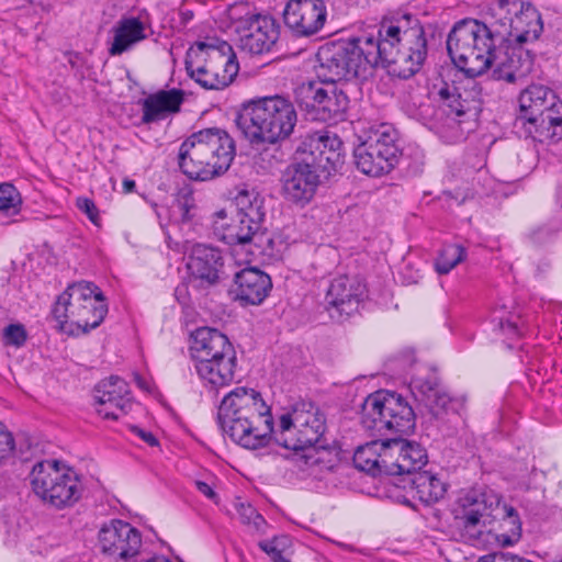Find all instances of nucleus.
<instances>
[{
	"label": "nucleus",
	"instance_id": "f257e3e1",
	"mask_svg": "<svg viewBox=\"0 0 562 562\" xmlns=\"http://www.w3.org/2000/svg\"><path fill=\"white\" fill-rule=\"evenodd\" d=\"M370 74L379 66L401 79H409L424 66L428 41L420 20L412 13L383 19L378 36L362 35L348 41Z\"/></svg>",
	"mask_w": 562,
	"mask_h": 562
},
{
	"label": "nucleus",
	"instance_id": "f03ea898",
	"mask_svg": "<svg viewBox=\"0 0 562 562\" xmlns=\"http://www.w3.org/2000/svg\"><path fill=\"white\" fill-rule=\"evenodd\" d=\"M316 58V80L302 82L294 91L295 100L313 121L338 123L346 120L349 108L347 93L338 81L352 78L366 79L369 70L349 42L322 46Z\"/></svg>",
	"mask_w": 562,
	"mask_h": 562
},
{
	"label": "nucleus",
	"instance_id": "7ed1b4c3",
	"mask_svg": "<svg viewBox=\"0 0 562 562\" xmlns=\"http://www.w3.org/2000/svg\"><path fill=\"white\" fill-rule=\"evenodd\" d=\"M451 515L452 525L464 541L481 540L485 530H499L496 540L502 547L513 546L521 537L517 510L485 488L473 487L461 492Z\"/></svg>",
	"mask_w": 562,
	"mask_h": 562
},
{
	"label": "nucleus",
	"instance_id": "20e7f679",
	"mask_svg": "<svg viewBox=\"0 0 562 562\" xmlns=\"http://www.w3.org/2000/svg\"><path fill=\"white\" fill-rule=\"evenodd\" d=\"M221 429L246 449L268 446L273 431L270 407L254 389L236 387L226 394L217 411Z\"/></svg>",
	"mask_w": 562,
	"mask_h": 562
},
{
	"label": "nucleus",
	"instance_id": "39448f33",
	"mask_svg": "<svg viewBox=\"0 0 562 562\" xmlns=\"http://www.w3.org/2000/svg\"><path fill=\"white\" fill-rule=\"evenodd\" d=\"M235 124L251 145L278 144L291 137L297 112L291 100L276 94L243 103Z\"/></svg>",
	"mask_w": 562,
	"mask_h": 562
},
{
	"label": "nucleus",
	"instance_id": "423d86ee",
	"mask_svg": "<svg viewBox=\"0 0 562 562\" xmlns=\"http://www.w3.org/2000/svg\"><path fill=\"white\" fill-rule=\"evenodd\" d=\"M236 155L235 142L218 127L200 130L188 136L179 147L178 166L195 181H209L224 175Z\"/></svg>",
	"mask_w": 562,
	"mask_h": 562
},
{
	"label": "nucleus",
	"instance_id": "0eeeda50",
	"mask_svg": "<svg viewBox=\"0 0 562 562\" xmlns=\"http://www.w3.org/2000/svg\"><path fill=\"white\" fill-rule=\"evenodd\" d=\"M504 44L502 33L475 19L457 22L447 37L452 63L470 78L485 74L498 60V48Z\"/></svg>",
	"mask_w": 562,
	"mask_h": 562
},
{
	"label": "nucleus",
	"instance_id": "6e6552de",
	"mask_svg": "<svg viewBox=\"0 0 562 562\" xmlns=\"http://www.w3.org/2000/svg\"><path fill=\"white\" fill-rule=\"evenodd\" d=\"M106 314L108 305L102 291L88 281L69 284L57 296L50 311L56 329L68 336L88 334L101 325Z\"/></svg>",
	"mask_w": 562,
	"mask_h": 562
},
{
	"label": "nucleus",
	"instance_id": "1a4fd4ad",
	"mask_svg": "<svg viewBox=\"0 0 562 562\" xmlns=\"http://www.w3.org/2000/svg\"><path fill=\"white\" fill-rule=\"evenodd\" d=\"M325 428V418L313 403L297 402L291 412L281 415L274 441L285 449L302 452L301 459L307 467L321 465L324 454L330 453L321 443Z\"/></svg>",
	"mask_w": 562,
	"mask_h": 562
},
{
	"label": "nucleus",
	"instance_id": "9d476101",
	"mask_svg": "<svg viewBox=\"0 0 562 562\" xmlns=\"http://www.w3.org/2000/svg\"><path fill=\"white\" fill-rule=\"evenodd\" d=\"M360 420L371 436L402 438L415 429L416 414L401 394L380 390L366 397Z\"/></svg>",
	"mask_w": 562,
	"mask_h": 562
},
{
	"label": "nucleus",
	"instance_id": "9b49d317",
	"mask_svg": "<svg viewBox=\"0 0 562 562\" xmlns=\"http://www.w3.org/2000/svg\"><path fill=\"white\" fill-rule=\"evenodd\" d=\"M520 123L527 134L539 142L558 143L562 139V101L549 88L531 85L520 92Z\"/></svg>",
	"mask_w": 562,
	"mask_h": 562
},
{
	"label": "nucleus",
	"instance_id": "f8f14e48",
	"mask_svg": "<svg viewBox=\"0 0 562 562\" xmlns=\"http://www.w3.org/2000/svg\"><path fill=\"white\" fill-rule=\"evenodd\" d=\"M186 70L205 90H220L231 85L239 65L229 44L212 45L196 42L186 54Z\"/></svg>",
	"mask_w": 562,
	"mask_h": 562
},
{
	"label": "nucleus",
	"instance_id": "ddd939ff",
	"mask_svg": "<svg viewBox=\"0 0 562 562\" xmlns=\"http://www.w3.org/2000/svg\"><path fill=\"white\" fill-rule=\"evenodd\" d=\"M440 108L436 128L442 136L457 139L463 135L461 124L477 116L481 111L480 92L471 88L446 85L438 92Z\"/></svg>",
	"mask_w": 562,
	"mask_h": 562
},
{
	"label": "nucleus",
	"instance_id": "4468645a",
	"mask_svg": "<svg viewBox=\"0 0 562 562\" xmlns=\"http://www.w3.org/2000/svg\"><path fill=\"white\" fill-rule=\"evenodd\" d=\"M413 396L427 409L430 419L439 424H450L464 408L462 397L450 396L442 387L436 369L427 368L411 379Z\"/></svg>",
	"mask_w": 562,
	"mask_h": 562
},
{
	"label": "nucleus",
	"instance_id": "2eb2a0df",
	"mask_svg": "<svg viewBox=\"0 0 562 562\" xmlns=\"http://www.w3.org/2000/svg\"><path fill=\"white\" fill-rule=\"evenodd\" d=\"M261 220L234 214L229 223L216 222V232L221 239L232 246L251 245L260 254L271 250L273 240L266 228L262 227Z\"/></svg>",
	"mask_w": 562,
	"mask_h": 562
},
{
	"label": "nucleus",
	"instance_id": "dca6fc26",
	"mask_svg": "<svg viewBox=\"0 0 562 562\" xmlns=\"http://www.w3.org/2000/svg\"><path fill=\"white\" fill-rule=\"evenodd\" d=\"M302 158L328 179L345 164L344 143L336 134H315L303 143Z\"/></svg>",
	"mask_w": 562,
	"mask_h": 562
},
{
	"label": "nucleus",
	"instance_id": "f3484780",
	"mask_svg": "<svg viewBox=\"0 0 562 562\" xmlns=\"http://www.w3.org/2000/svg\"><path fill=\"white\" fill-rule=\"evenodd\" d=\"M282 16L294 36L311 37L324 27L327 8L324 0H289Z\"/></svg>",
	"mask_w": 562,
	"mask_h": 562
},
{
	"label": "nucleus",
	"instance_id": "a211bd4d",
	"mask_svg": "<svg viewBox=\"0 0 562 562\" xmlns=\"http://www.w3.org/2000/svg\"><path fill=\"white\" fill-rule=\"evenodd\" d=\"M325 176L305 159L296 158L283 175V193L288 201L304 206L312 201Z\"/></svg>",
	"mask_w": 562,
	"mask_h": 562
},
{
	"label": "nucleus",
	"instance_id": "6ab92c4d",
	"mask_svg": "<svg viewBox=\"0 0 562 562\" xmlns=\"http://www.w3.org/2000/svg\"><path fill=\"white\" fill-rule=\"evenodd\" d=\"M101 551L114 559L127 560L138 554L142 535L131 524L113 519L99 531Z\"/></svg>",
	"mask_w": 562,
	"mask_h": 562
},
{
	"label": "nucleus",
	"instance_id": "aec40b11",
	"mask_svg": "<svg viewBox=\"0 0 562 562\" xmlns=\"http://www.w3.org/2000/svg\"><path fill=\"white\" fill-rule=\"evenodd\" d=\"M187 267L191 274L192 288H198V283L212 286L227 278L222 251L207 245L198 244L192 248Z\"/></svg>",
	"mask_w": 562,
	"mask_h": 562
},
{
	"label": "nucleus",
	"instance_id": "412c9836",
	"mask_svg": "<svg viewBox=\"0 0 562 562\" xmlns=\"http://www.w3.org/2000/svg\"><path fill=\"white\" fill-rule=\"evenodd\" d=\"M239 47L254 55L268 53L279 37L274 21L261 14H252L239 22Z\"/></svg>",
	"mask_w": 562,
	"mask_h": 562
},
{
	"label": "nucleus",
	"instance_id": "4be33fe9",
	"mask_svg": "<svg viewBox=\"0 0 562 562\" xmlns=\"http://www.w3.org/2000/svg\"><path fill=\"white\" fill-rule=\"evenodd\" d=\"M98 414L105 419H117L126 415L133 406L128 384L121 378L112 375L100 381L94 389Z\"/></svg>",
	"mask_w": 562,
	"mask_h": 562
},
{
	"label": "nucleus",
	"instance_id": "5701e85b",
	"mask_svg": "<svg viewBox=\"0 0 562 562\" xmlns=\"http://www.w3.org/2000/svg\"><path fill=\"white\" fill-rule=\"evenodd\" d=\"M367 297L366 283L356 277L339 276L331 280L325 300L340 316H350L359 311Z\"/></svg>",
	"mask_w": 562,
	"mask_h": 562
},
{
	"label": "nucleus",
	"instance_id": "b1692460",
	"mask_svg": "<svg viewBox=\"0 0 562 562\" xmlns=\"http://www.w3.org/2000/svg\"><path fill=\"white\" fill-rule=\"evenodd\" d=\"M272 281L268 273L256 267H246L234 273L231 294L241 305H259L269 295Z\"/></svg>",
	"mask_w": 562,
	"mask_h": 562
},
{
	"label": "nucleus",
	"instance_id": "393cba45",
	"mask_svg": "<svg viewBox=\"0 0 562 562\" xmlns=\"http://www.w3.org/2000/svg\"><path fill=\"white\" fill-rule=\"evenodd\" d=\"M525 44L514 42L510 37L505 42L504 58L496 61L497 66L493 70L494 79L515 83L532 71L536 55L526 48Z\"/></svg>",
	"mask_w": 562,
	"mask_h": 562
},
{
	"label": "nucleus",
	"instance_id": "a878e982",
	"mask_svg": "<svg viewBox=\"0 0 562 562\" xmlns=\"http://www.w3.org/2000/svg\"><path fill=\"white\" fill-rule=\"evenodd\" d=\"M193 361L200 379L215 389L226 386L234 381L237 367L235 348L224 352H212L203 361L201 359Z\"/></svg>",
	"mask_w": 562,
	"mask_h": 562
},
{
	"label": "nucleus",
	"instance_id": "bb28decb",
	"mask_svg": "<svg viewBox=\"0 0 562 562\" xmlns=\"http://www.w3.org/2000/svg\"><path fill=\"white\" fill-rule=\"evenodd\" d=\"M390 453L393 456L390 463L391 475L411 477L422 472L428 461L426 450L419 443L402 438H390Z\"/></svg>",
	"mask_w": 562,
	"mask_h": 562
},
{
	"label": "nucleus",
	"instance_id": "cd10ccee",
	"mask_svg": "<svg viewBox=\"0 0 562 562\" xmlns=\"http://www.w3.org/2000/svg\"><path fill=\"white\" fill-rule=\"evenodd\" d=\"M392 457V453H390V438L381 437L358 447L352 461L357 469L373 476L391 475L390 463Z\"/></svg>",
	"mask_w": 562,
	"mask_h": 562
},
{
	"label": "nucleus",
	"instance_id": "c85d7f7f",
	"mask_svg": "<svg viewBox=\"0 0 562 562\" xmlns=\"http://www.w3.org/2000/svg\"><path fill=\"white\" fill-rule=\"evenodd\" d=\"M184 102V91L181 89L159 90L149 94L143 101L142 122L150 124L165 120L168 115L180 112Z\"/></svg>",
	"mask_w": 562,
	"mask_h": 562
},
{
	"label": "nucleus",
	"instance_id": "c756f323",
	"mask_svg": "<svg viewBox=\"0 0 562 562\" xmlns=\"http://www.w3.org/2000/svg\"><path fill=\"white\" fill-rule=\"evenodd\" d=\"M192 341L190 352L192 360H206L212 352H224V350L234 349L228 337L218 329L211 327H200L191 335Z\"/></svg>",
	"mask_w": 562,
	"mask_h": 562
},
{
	"label": "nucleus",
	"instance_id": "7c9ffc66",
	"mask_svg": "<svg viewBox=\"0 0 562 562\" xmlns=\"http://www.w3.org/2000/svg\"><path fill=\"white\" fill-rule=\"evenodd\" d=\"M113 42L109 48L111 56H119L144 41L145 25L138 18H122L113 27Z\"/></svg>",
	"mask_w": 562,
	"mask_h": 562
},
{
	"label": "nucleus",
	"instance_id": "2f4dec72",
	"mask_svg": "<svg viewBox=\"0 0 562 562\" xmlns=\"http://www.w3.org/2000/svg\"><path fill=\"white\" fill-rule=\"evenodd\" d=\"M522 8L521 0H492L487 9L491 19L487 26H491L493 32L502 33L504 42L508 41L513 35L515 18Z\"/></svg>",
	"mask_w": 562,
	"mask_h": 562
},
{
	"label": "nucleus",
	"instance_id": "473e14b6",
	"mask_svg": "<svg viewBox=\"0 0 562 562\" xmlns=\"http://www.w3.org/2000/svg\"><path fill=\"white\" fill-rule=\"evenodd\" d=\"M543 32V22L538 9L530 2H524L513 24V35L517 43H530L539 40Z\"/></svg>",
	"mask_w": 562,
	"mask_h": 562
},
{
	"label": "nucleus",
	"instance_id": "72a5a7b5",
	"mask_svg": "<svg viewBox=\"0 0 562 562\" xmlns=\"http://www.w3.org/2000/svg\"><path fill=\"white\" fill-rule=\"evenodd\" d=\"M63 470L58 468V461L44 460L33 465L30 473L31 486L35 495L48 505V497L61 480Z\"/></svg>",
	"mask_w": 562,
	"mask_h": 562
},
{
	"label": "nucleus",
	"instance_id": "f704fd0d",
	"mask_svg": "<svg viewBox=\"0 0 562 562\" xmlns=\"http://www.w3.org/2000/svg\"><path fill=\"white\" fill-rule=\"evenodd\" d=\"M355 164L362 173L371 177H380L389 173L397 165L382 156L381 151L367 145L366 142L359 144L353 151Z\"/></svg>",
	"mask_w": 562,
	"mask_h": 562
},
{
	"label": "nucleus",
	"instance_id": "c9c22d12",
	"mask_svg": "<svg viewBox=\"0 0 562 562\" xmlns=\"http://www.w3.org/2000/svg\"><path fill=\"white\" fill-rule=\"evenodd\" d=\"M402 481L408 482L411 490L415 492V496L426 505L440 501L447 491L446 484L435 474L427 471L417 472L411 477H404Z\"/></svg>",
	"mask_w": 562,
	"mask_h": 562
},
{
	"label": "nucleus",
	"instance_id": "e433bc0d",
	"mask_svg": "<svg viewBox=\"0 0 562 562\" xmlns=\"http://www.w3.org/2000/svg\"><path fill=\"white\" fill-rule=\"evenodd\" d=\"M81 496L79 482L76 475L63 471L61 480H59L48 497V505L63 509L72 506Z\"/></svg>",
	"mask_w": 562,
	"mask_h": 562
},
{
	"label": "nucleus",
	"instance_id": "4c0bfd02",
	"mask_svg": "<svg viewBox=\"0 0 562 562\" xmlns=\"http://www.w3.org/2000/svg\"><path fill=\"white\" fill-rule=\"evenodd\" d=\"M2 465L15 460L27 462L32 457V445L25 435L14 437L12 432L2 429Z\"/></svg>",
	"mask_w": 562,
	"mask_h": 562
},
{
	"label": "nucleus",
	"instance_id": "58836bf2",
	"mask_svg": "<svg viewBox=\"0 0 562 562\" xmlns=\"http://www.w3.org/2000/svg\"><path fill=\"white\" fill-rule=\"evenodd\" d=\"M364 142L367 145L381 151L382 156L389 158L390 161L398 162L402 151L398 146L397 133L391 126L382 125Z\"/></svg>",
	"mask_w": 562,
	"mask_h": 562
},
{
	"label": "nucleus",
	"instance_id": "ea45409f",
	"mask_svg": "<svg viewBox=\"0 0 562 562\" xmlns=\"http://www.w3.org/2000/svg\"><path fill=\"white\" fill-rule=\"evenodd\" d=\"M22 206L20 191L11 182H2V226L22 222Z\"/></svg>",
	"mask_w": 562,
	"mask_h": 562
},
{
	"label": "nucleus",
	"instance_id": "a19ab883",
	"mask_svg": "<svg viewBox=\"0 0 562 562\" xmlns=\"http://www.w3.org/2000/svg\"><path fill=\"white\" fill-rule=\"evenodd\" d=\"M196 203L189 187L178 190L170 206V216L180 224H190L195 217Z\"/></svg>",
	"mask_w": 562,
	"mask_h": 562
},
{
	"label": "nucleus",
	"instance_id": "79ce46f5",
	"mask_svg": "<svg viewBox=\"0 0 562 562\" xmlns=\"http://www.w3.org/2000/svg\"><path fill=\"white\" fill-rule=\"evenodd\" d=\"M235 213L261 221L265 220L262 201L254 191L250 192L246 189L240 190L235 196Z\"/></svg>",
	"mask_w": 562,
	"mask_h": 562
},
{
	"label": "nucleus",
	"instance_id": "37998d69",
	"mask_svg": "<svg viewBox=\"0 0 562 562\" xmlns=\"http://www.w3.org/2000/svg\"><path fill=\"white\" fill-rule=\"evenodd\" d=\"M467 250L461 245L449 244L446 245L437 260L436 270L439 274L449 273L458 263L462 262L465 258Z\"/></svg>",
	"mask_w": 562,
	"mask_h": 562
},
{
	"label": "nucleus",
	"instance_id": "c03bdc74",
	"mask_svg": "<svg viewBox=\"0 0 562 562\" xmlns=\"http://www.w3.org/2000/svg\"><path fill=\"white\" fill-rule=\"evenodd\" d=\"M29 334L21 323L10 324L2 329V340L5 346L21 348L27 341Z\"/></svg>",
	"mask_w": 562,
	"mask_h": 562
},
{
	"label": "nucleus",
	"instance_id": "a18cd8bd",
	"mask_svg": "<svg viewBox=\"0 0 562 562\" xmlns=\"http://www.w3.org/2000/svg\"><path fill=\"white\" fill-rule=\"evenodd\" d=\"M288 541V537H274L271 540H263L259 542V548L266 552L272 561L278 562L282 560L283 547Z\"/></svg>",
	"mask_w": 562,
	"mask_h": 562
},
{
	"label": "nucleus",
	"instance_id": "49530a36",
	"mask_svg": "<svg viewBox=\"0 0 562 562\" xmlns=\"http://www.w3.org/2000/svg\"><path fill=\"white\" fill-rule=\"evenodd\" d=\"M561 231L562 224L552 222L535 229L531 233V239L533 243L542 245L554 239Z\"/></svg>",
	"mask_w": 562,
	"mask_h": 562
},
{
	"label": "nucleus",
	"instance_id": "de8ad7c7",
	"mask_svg": "<svg viewBox=\"0 0 562 562\" xmlns=\"http://www.w3.org/2000/svg\"><path fill=\"white\" fill-rule=\"evenodd\" d=\"M518 318V315L513 314H510V316L507 318L498 317L496 326L502 333L506 334L510 339L518 338L521 335L520 325L517 322Z\"/></svg>",
	"mask_w": 562,
	"mask_h": 562
},
{
	"label": "nucleus",
	"instance_id": "09e8293b",
	"mask_svg": "<svg viewBox=\"0 0 562 562\" xmlns=\"http://www.w3.org/2000/svg\"><path fill=\"white\" fill-rule=\"evenodd\" d=\"M76 206L85 213L88 218L95 225H99L100 216H99V210L93 202V200L86 198V196H79L76 200Z\"/></svg>",
	"mask_w": 562,
	"mask_h": 562
},
{
	"label": "nucleus",
	"instance_id": "8fccbe9b",
	"mask_svg": "<svg viewBox=\"0 0 562 562\" xmlns=\"http://www.w3.org/2000/svg\"><path fill=\"white\" fill-rule=\"evenodd\" d=\"M239 514L247 524L254 522L255 525H258L257 520H263L262 516L251 505H241Z\"/></svg>",
	"mask_w": 562,
	"mask_h": 562
},
{
	"label": "nucleus",
	"instance_id": "3c124183",
	"mask_svg": "<svg viewBox=\"0 0 562 562\" xmlns=\"http://www.w3.org/2000/svg\"><path fill=\"white\" fill-rule=\"evenodd\" d=\"M132 431L137 435L143 441L148 443L150 447H156L159 445L158 439L150 431L144 430L138 426H132Z\"/></svg>",
	"mask_w": 562,
	"mask_h": 562
},
{
	"label": "nucleus",
	"instance_id": "603ef678",
	"mask_svg": "<svg viewBox=\"0 0 562 562\" xmlns=\"http://www.w3.org/2000/svg\"><path fill=\"white\" fill-rule=\"evenodd\" d=\"M189 286H192L190 284V282L189 283H181L175 290L176 299L182 305H187L188 302H189V299H188V289H189Z\"/></svg>",
	"mask_w": 562,
	"mask_h": 562
},
{
	"label": "nucleus",
	"instance_id": "864d4df0",
	"mask_svg": "<svg viewBox=\"0 0 562 562\" xmlns=\"http://www.w3.org/2000/svg\"><path fill=\"white\" fill-rule=\"evenodd\" d=\"M196 488L200 493H202L204 496H206L210 499H215L217 497L214 490L205 482L203 481H196L195 482Z\"/></svg>",
	"mask_w": 562,
	"mask_h": 562
},
{
	"label": "nucleus",
	"instance_id": "5fc2aeb1",
	"mask_svg": "<svg viewBox=\"0 0 562 562\" xmlns=\"http://www.w3.org/2000/svg\"><path fill=\"white\" fill-rule=\"evenodd\" d=\"M194 13L190 9H181L180 10V22L183 26H186L190 21H192Z\"/></svg>",
	"mask_w": 562,
	"mask_h": 562
},
{
	"label": "nucleus",
	"instance_id": "6e6d98bb",
	"mask_svg": "<svg viewBox=\"0 0 562 562\" xmlns=\"http://www.w3.org/2000/svg\"><path fill=\"white\" fill-rule=\"evenodd\" d=\"M134 381L136 382L137 386L142 390L149 391V385L146 382V380L138 373H134Z\"/></svg>",
	"mask_w": 562,
	"mask_h": 562
},
{
	"label": "nucleus",
	"instance_id": "4d7b16f0",
	"mask_svg": "<svg viewBox=\"0 0 562 562\" xmlns=\"http://www.w3.org/2000/svg\"><path fill=\"white\" fill-rule=\"evenodd\" d=\"M215 222H214V225L216 226V222H220V223H227L226 222V218H227V212L225 210H220L215 213Z\"/></svg>",
	"mask_w": 562,
	"mask_h": 562
},
{
	"label": "nucleus",
	"instance_id": "13d9d810",
	"mask_svg": "<svg viewBox=\"0 0 562 562\" xmlns=\"http://www.w3.org/2000/svg\"><path fill=\"white\" fill-rule=\"evenodd\" d=\"M123 188H124L125 192H132L135 188V181L128 180V179L124 180Z\"/></svg>",
	"mask_w": 562,
	"mask_h": 562
},
{
	"label": "nucleus",
	"instance_id": "bf43d9fd",
	"mask_svg": "<svg viewBox=\"0 0 562 562\" xmlns=\"http://www.w3.org/2000/svg\"><path fill=\"white\" fill-rule=\"evenodd\" d=\"M278 562H291V561L282 557V560L278 561Z\"/></svg>",
	"mask_w": 562,
	"mask_h": 562
}]
</instances>
